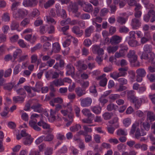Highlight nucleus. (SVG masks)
Returning <instances> with one entry per match:
<instances>
[{
    "label": "nucleus",
    "instance_id": "f257e3e1",
    "mask_svg": "<svg viewBox=\"0 0 155 155\" xmlns=\"http://www.w3.org/2000/svg\"><path fill=\"white\" fill-rule=\"evenodd\" d=\"M143 20L146 22H148L150 20V22H153L155 21V11L152 9H150L147 14L144 16Z\"/></svg>",
    "mask_w": 155,
    "mask_h": 155
},
{
    "label": "nucleus",
    "instance_id": "f03ea898",
    "mask_svg": "<svg viewBox=\"0 0 155 155\" xmlns=\"http://www.w3.org/2000/svg\"><path fill=\"white\" fill-rule=\"evenodd\" d=\"M44 122V121H39L37 123L36 120H31L29 121V124L34 130L37 131H39L41 130V129L38 126L37 124L39 126L42 127Z\"/></svg>",
    "mask_w": 155,
    "mask_h": 155
},
{
    "label": "nucleus",
    "instance_id": "7ed1b4c3",
    "mask_svg": "<svg viewBox=\"0 0 155 155\" xmlns=\"http://www.w3.org/2000/svg\"><path fill=\"white\" fill-rule=\"evenodd\" d=\"M131 65L134 67L136 64V53L134 50H130L127 55Z\"/></svg>",
    "mask_w": 155,
    "mask_h": 155
},
{
    "label": "nucleus",
    "instance_id": "20e7f679",
    "mask_svg": "<svg viewBox=\"0 0 155 155\" xmlns=\"http://www.w3.org/2000/svg\"><path fill=\"white\" fill-rule=\"evenodd\" d=\"M137 76L136 81L140 82L142 80V78L145 76L146 72L144 69L139 68L136 70Z\"/></svg>",
    "mask_w": 155,
    "mask_h": 155
},
{
    "label": "nucleus",
    "instance_id": "39448f33",
    "mask_svg": "<svg viewBox=\"0 0 155 155\" xmlns=\"http://www.w3.org/2000/svg\"><path fill=\"white\" fill-rule=\"evenodd\" d=\"M27 14L28 11H27L19 8L18 9L17 13L14 15V17L15 18H20L22 19Z\"/></svg>",
    "mask_w": 155,
    "mask_h": 155
},
{
    "label": "nucleus",
    "instance_id": "423d86ee",
    "mask_svg": "<svg viewBox=\"0 0 155 155\" xmlns=\"http://www.w3.org/2000/svg\"><path fill=\"white\" fill-rule=\"evenodd\" d=\"M92 51L94 54H97L98 55H103L104 54V50L103 49L100 48L99 46L97 45L93 46Z\"/></svg>",
    "mask_w": 155,
    "mask_h": 155
},
{
    "label": "nucleus",
    "instance_id": "0eeeda50",
    "mask_svg": "<svg viewBox=\"0 0 155 155\" xmlns=\"http://www.w3.org/2000/svg\"><path fill=\"white\" fill-rule=\"evenodd\" d=\"M127 97L130 101L134 104L136 106V97L135 96V91L133 90L127 91Z\"/></svg>",
    "mask_w": 155,
    "mask_h": 155
},
{
    "label": "nucleus",
    "instance_id": "6e6552de",
    "mask_svg": "<svg viewBox=\"0 0 155 155\" xmlns=\"http://www.w3.org/2000/svg\"><path fill=\"white\" fill-rule=\"evenodd\" d=\"M81 106L84 107H87L90 106L92 103V99L90 97H87L84 98H81Z\"/></svg>",
    "mask_w": 155,
    "mask_h": 155
},
{
    "label": "nucleus",
    "instance_id": "1a4fd4ad",
    "mask_svg": "<svg viewBox=\"0 0 155 155\" xmlns=\"http://www.w3.org/2000/svg\"><path fill=\"white\" fill-rule=\"evenodd\" d=\"M38 3L36 0H24L23 2V5L25 7H34Z\"/></svg>",
    "mask_w": 155,
    "mask_h": 155
},
{
    "label": "nucleus",
    "instance_id": "9d476101",
    "mask_svg": "<svg viewBox=\"0 0 155 155\" xmlns=\"http://www.w3.org/2000/svg\"><path fill=\"white\" fill-rule=\"evenodd\" d=\"M69 12H72L73 13H76L78 11V8L77 4L76 3H71L68 7Z\"/></svg>",
    "mask_w": 155,
    "mask_h": 155
},
{
    "label": "nucleus",
    "instance_id": "9b49d317",
    "mask_svg": "<svg viewBox=\"0 0 155 155\" xmlns=\"http://www.w3.org/2000/svg\"><path fill=\"white\" fill-rule=\"evenodd\" d=\"M122 39L121 37L115 35L112 37L110 40V42L112 45L117 44L121 41Z\"/></svg>",
    "mask_w": 155,
    "mask_h": 155
},
{
    "label": "nucleus",
    "instance_id": "f8f14e48",
    "mask_svg": "<svg viewBox=\"0 0 155 155\" xmlns=\"http://www.w3.org/2000/svg\"><path fill=\"white\" fill-rule=\"evenodd\" d=\"M65 63L64 60H60L59 63L56 62L53 68L57 70L60 71V70H62L64 68Z\"/></svg>",
    "mask_w": 155,
    "mask_h": 155
},
{
    "label": "nucleus",
    "instance_id": "ddd939ff",
    "mask_svg": "<svg viewBox=\"0 0 155 155\" xmlns=\"http://www.w3.org/2000/svg\"><path fill=\"white\" fill-rule=\"evenodd\" d=\"M42 105L40 104H34L31 107L35 112L39 113H42L44 110V109L41 107Z\"/></svg>",
    "mask_w": 155,
    "mask_h": 155
},
{
    "label": "nucleus",
    "instance_id": "4468645a",
    "mask_svg": "<svg viewBox=\"0 0 155 155\" xmlns=\"http://www.w3.org/2000/svg\"><path fill=\"white\" fill-rule=\"evenodd\" d=\"M72 31L78 36L81 37L83 33V31L80 30L79 28L77 26H74L72 28Z\"/></svg>",
    "mask_w": 155,
    "mask_h": 155
},
{
    "label": "nucleus",
    "instance_id": "2eb2a0df",
    "mask_svg": "<svg viewBox=\"0 0 155 155\" xmlns=\"http://www.w3.org/2000/svg\"><path fill=\"white\" fill-rule=\"evenodd\" d=\"M67 71L66 74L67 75H74V68L71 64H68L66 66Z\"/></svg>",
    "mask_w": 155,
    "mask_h": 155
},
{
    "label": "nucleus",
    "instance_id": "dca6fc26",
    "mask_svg": "<svg viewBox=\"0 0 155 155\" xmlns=\"http://www.w3.org/2000/svg\"><path fill=\"white\" fill-rule=\"evenodd\" d=\"M15 83L14 82L8 83L5 84L3 85V88L5 90L10 91L13 87L14 88L16 87V85H15Z\"/></svg>",
    "mask_w": 155,
    "mask_h": 155
},
{
    "label": "nucleus",
    "instance_id": "f3484780",
    "mask_svg": "<svg viewBox=\"0 0 155 155\" xmlns=\"http://www.w3.org/2000/svg\"><path fill=\"white\" fill-rule=\"evenodd\" d=\"M82 9L86 12L91 13L93 11V6L89 3H86L83 6Z\"/></svg>",
    "mask_w": 155,
    "mask_h": 155
},
{
    "label": "nucleus",
    "instance_id": "a211bd4d",
    "mask_svg": "<svg viewBox=\"0 0 155 155\" xmlns=\"http://www.w3.org/2000/svg\"><path fill=\"white\" fill-rule=\"evenodd\" d=\"M94 28L92 25L86 28L84 31L85 37H88L90 36L91 33L94 32Z\"/></svg>",
    "mask_w": 155,
    "mask_h": 155
},
{
    "label": "nucleus",
    "instance_id": "6ab92c4d",
    "mask_svg": "<svg viewBox=\"0 0 155 155\" xmlns=\"http://www.w3.org/2000/svg\"><path fill=\"white\" fill-rule=\"evenodd\" d=\"M34 138L31 137V135L23 138V143L25 145H30L33 141Z\"/></svg>",
    "mask_w": 155,
    "mask_h": 155
},
{
    "label": "nucleus",
    "instance_id": "aec40b11",
    "mask_svg": "<svg viewBox=\"0 0 155 155\" xmlns=\"http://www.w3.org/2000/svg\"><path fill=\"white\" fill-rule=\"evenodd\" d=\"M61 49V47L59 43L58 42H55L52 45L51 51L52 52L58 53L60 51Z\"/></svg>",
    "mask_w": 155,
    "mask_h": 155
},
{
    "label": "nucleus",
    "instance_id": "412c9836",
    "mask_svg": "<svg viewBox=\"0 0 155 155\" xmlns=\"http://www.w3.org/2000/svg\"><path fill=\"white\" fill-rule=\"evenodd\" d=\"M73 114L72 113H70L68 115L67 118H63V119L65 121H67L66 124V126H69L72 123L73 121Z\"/></svg>",
    "mask_w": 155,
    "mask_h": 155
},
{
    "label": "nucleus",
    "instance_id": "4be33fe9",
    "mask_svg": "<svg viewBox=\"0 0 155 155\" xmlns=\"http://www.w3.org/2000/svg\"><path fill=\"white\" fill-rule=\"evenodd\" d=\"M75 91L77 96L79 97H81L86 94L85 91L82 90V89L80 87L76 88L75 89Z\"/></svg>",
    "mask_w": 155,
    "mask_h": 155
},
{
    "label": "nucleus",
    "instance_id": "5701e85b",
    "mask_svg": "<svg viewBox=\"0 0 155 155\" xmlns=\"http://www.w3.org/2000/svg\"><path fill=\"white\" fill-rule=\"evenodd\" d=\"M32 36L31 34H28L25 35V38L31 43L33 44L35 42L36 38L35 35L33 36V37H32Z\"/></svg>",
    "mask_w": 155,
    "mask_h": 155
},
{
    "label": "nucleus",
    "instance_id": "b1692460",
    "mask_svg": "<svg viewBox=\"0 0 155 155\" xmlns=\"http://www.w3.org/2000/svg\"><path fill=\"white\" fill-rule=\"evenodd\" d=\"M51 82L56 87H58L64 85L63 81L61 78L55 79Z\"/></svg>",
    "mask_w": 155,
    "mask_h": 155
},
{
    "label": "nucleus",
    "instance_id": "393cba45",
    "mask_svg": "<svg viewBox=\"0 0 155 155\" xmlns=\"http://www.w3.org/2000/svg\"><path fill=\"white\" fill-rule=\"evenodd\" d=\"M146 133L144 132V130L141 129V130L139 128H137L136 130V139H138L140 136L145 135Z\"/></svg>",
    "mask_w": 155,
    "mask_h": 155
},
{
    "label": "nucleus",
    "instance_id": "a878e982",
    "mask_svg": "<svg viewBox=\"0 0 155 155\" xmlns=\"http://www.w3.org/2000/svg\"><path fill=\"white\" fill-rule=\"evenodd\" d=\"M119 48L118 45L114 46H110L107 48V50L109 53H114Z\"/></svg>",
    "mask_w": 155,
    "mask_h": 155
},
{
    "label": "nucleus",
    "instance_id": "bb28decb",
    "mask_svg": "<svg viewBox=\"0 0 155 155\" xmlns=\"http://www.w3.org/2000/svg\"><path fill=\"white\" fill-rule=\"evenodd\" d=\"M19 26V23L17 21L15 20L12 21L10 25V28L12 30L17 29Z\"/></svg>",
    "mask_w": 155,
    "mask_h": 155
},
{
    "label": "nucleus",
    "instance_id": "cd10ccee",
    "mask_svg": "<svg viewBox=\"0 0 155 155\" xmlns=\"http://www.w3.org/2000/svg\"><path fill=\"white\" fill-rule=\"evenodd\" d=\"M128 70V68L127 67L121 68L118 69L119 72L118 73L119 76H124L127 74L126 71Z\"/></svg>",
    "mask_w": 155,
    "mask_h": 155
},
{
    "label": "nucleus",
    "instance_id": "c85d7f7f",
    "mask_svg": "<svg viewBox=\"0 0 155 155\" xmlns=\"http://www.w3.org/2000/svg\"><path fill=\"white\" fill-rule=\"evenodd\" d=\"M147 120L152 122L155 120V115H154L153 112L151 111H148L147 114Z\"/></svg>",
    "mask_w": 155,
    "mask_h": 155
},
{
    "label": "nucleus",
    "instance_id": "c756f323",
    "mask_svg": "<svg viewBox=\"0 0 155 155\" xmlns=\"http://www.w3.org/2000/svg\"><path fill=\"white\" fill-rule=\"evenodd\" d=\"M25 97L24 96H16L13 97L14 101L15 103H22L24 100Z\"/></svg>",
    "mask_w": 155,
    "mask_h": 155
},
{
    "label": "nucleus",
    "instance_id": "7c9ffc66",
    "mask_svg": "<svg viewBox=\"0 0 155 155\" xmlns=\"http://www.w3.org/2000/svg\"><path fill=\"white\" fill-rule=\"evenodd\" d=\"M117 108V106L115 105L113 103H110L108 105L107 107V109L108 111H111L113 110H116Z\"/></svg>",
    "mask_w": 155,
    "mask_h": 155
},
{
    "label": "nucleus",
    "instance_id": "2f4dec72",
    "mask_svg": "<svg viewBox=\"0 0 155 155\" xmlns=\"http://www.w3.org/2000/svg\"><path fill=\"white\" fill-rule=\"evenodd\" d=\"M22 51L20 49H16L13 53V57L14 60H15L18 57H20Z\"/></svg>",
    "mask_w": 155,
    "mask_h": 155
},
{
    "label": "nucleus",
    "instance_id": "473e14b6",
    "mask_svg": "<svg viewBox=\"0 0 155 155\" xmlns=\"http://www.w3.org/2000/svg\"><path fill=\"white\" fill-rule=\"evenodd\" d=\"M91 110L95 114H100L101 111V106H94L91 107Z\"/></svg>",
    "mask_w": 155,
    "mask_h": 155
},
{
    "label": "nucleus",
    "instance_id": "72a5a7b5",
    "mask_svg": "<svg viewBox=\"0 0 155 155\" xmlns=\"http://www.w3.org/2000/svg\"><path fill=\"white\" fill-rule=\"evenodd\" d=\"M2 21H9L10 19L9 14L8 12L4 13L2 16Z\"/></svg>",
    "mask_w": 155,
    "mask_h": 155
},
{
    "label": "nucleus",
    "instance_id": "f704fd0d",
    "mask_svg": "<svg viewBox=\"0 0 155 155\" xmlns=\"http://www.w3.org/2000/svg\"><path fill=\"white\" fill-rule=\"evenodd\" d=\"M127 20V19L121 16H119L117 18V21L121 25L124 24Z\"/></svg>",
    "mask_w": 155,
    "mask_h": 155
},
{
    "label": "nucleus",
    "instance_id": "c9c22d12",
    "mask_svg": "<svg viewBox=\"0 0 155 155\" xmlns=\"http://www.w3.org/2000/svg\"><path fill=\"white\" fill-rule=\"evenodd\" d=\"M54 3V0H49L44 4V7L45 9H47L52 6Z\"/></svg>",
    "mask_w": 155,
    "mask_h": 155
},
{
    "label": "nucleus",
    "instance_id": "e433bc0d",
    "mask_svg": "<svg viewBox=\"0 0 155 155\" xmlns=\"http://www.w3.org/2000/svg\"><path fill=\"white\" fill-rule=\"evenodd\" d=\"M108 12L109 10L107 8H102L100 12V15L101 17H104L107 15Z\"/></svg>",
    "mask_w": 155,
    "mask_h": 155
},
{
    "label": "nucleus",
    "instance_id": "4c0bfd02",
    "mask_svg": "<svg viewBox=\"0 0 155 155\" xmlns=\"http://www.w3.org/2000/svg\"><path fill=\"white\" fill-rule=\"evenodd\" d=\"M119 31L120 33L127 34L129 32V30L126 26H122L119 28Z\"/></svg>",
    "mask_w": 155,
    "mask_h": 155
},
{
    "label": "nucleus",
    "instance_id": "58836bf2",
    "mask_svg": "<svg viewBox=\"0 0 155 155\" xmlns=\"http://www.w3.org/2000/svg\"><path fill=\"white\" fill-rule=\"evenodd\" d=\"M81 128V126L79 124H76L75 125L71 127L70 130L72 132H75L78 131Z\"/></svg>",
    "mask_w": 155,
    "mask_h": 155
},
{
    "label": "nucleus",
    "instance_id": "ea45409f",
    "mask_svg": "<svg viewBox=\"0 0 155 155\" xmlns=\"http://www.w3.org/2000/svg\"><path fill=\"white\" fill-rule=\"evenodd\" d=\"M113 115L112 113L105 112L103 115V117L105 120L110 119Z\"/></svg>",
    "mask_w": 155,
    "mask_h": 155
},
{
    "label": "nucleus",
    "instance_id": "a19ab883",
    "mask_svg": "<svg viewBox=\"0 0 155 155\" xmlns=\"http://www.w3.org/2000/svg\"><path fill=\"white\" fill-rule=\"evenodd\" d=\"M143 49L145 52L149 53L152 51V47L151 45L146 44L144 46Z\"/></svg>",
    "mask_w": 155,
    "mask_h": 155
},
{
    "label": "nucleus",
    "instance_id": "79ce46f5",
    "mask_svg": "<svg viewBox=\"0 0 155 155\" xmlns=\"http://www.w3.org/2000/svg\"><path fill=\"white\" fill-rule=\"evenodd\" d=\"M24 111L23 110L20 111V113L21 115V118L25 121H28V114L26 113H24Z\"/></svg>",
    "mask_w": 155,
    "mask_h": 155
},
{
    "label": "nucleus",
    "instance_id": "37998d69",
    "mask_svg": "<svg viewBox=\"0 0 155 155\" xmlns=\"http://www.w3.org/2000/svg\"><path fill=\"white\" fill-rule=\"evenodd\" d=\"M30 20L29 18H26L24 19L20 23V25L23 27H26L30 23Z\"/></svg>",
    "mask_w": 155,
    "mask_h": 155
},
{
    "label": "nucleus",
    "instance_id": "c03bdc74",
    "mask_svg": "<svg viewBox=\"0 0 155 155\" xmlns=\"http://www.w3.org/2000/svg\"><path fill=\"white\" fill-rule=\"evenodd\" d=\"M99 100L100 103L99 105L100 106L101 105L102 106H103L105 104L108 102V100L106 99L105 97L102 96H101L99 98Z\"/></svg>",
    "mask_w": 155,
    "mask_h": 155
},
{
    "label": "nucleus",
    "instance_id": "a18cd8bd",
    "mask_svg": "<svg viewBox=\"0 0 155 155\" xmlns=\"http://www.w3.org/2000/svg\"><path fill=\"white\" fill-rule=\"evenodd\" d=\"M40 15V12L39 10L36 8L33 9V11L31 13L30 15L32 17H37Z\"/></svg>",
    "mask_w": 155,
    "mask_h": 155
},
{
    "label": "nucleus",
    "instance_id": "49530a36",
    "mask_svg": "<svg viewBox=\"0 0 155 155\" xmlns=\"http://www.w3.org/2000/svg\"><path fill=\"white\" fill-rule=\"evenodd\" d=\"M42 127L44 129L48 130L47 133H50L51 132L52 130L50 128V126L49 124L44 122Z\"/></svg>",
    "mask_w": 155,
    "mask_h": 155
},
{
    "label": "nucleus",
    "instance_id": "de8ad7c7",
    "mask_svg": "<svg viewBox=\"0 0 155 155\" xmlns=\"http://www.w3.org/2000/svg\"><path fill=\"white\" fill-rule=\"evenodd\" d=\"M128 73L129 74L131 81L132 82L134 81L135 78V73L134 71L131 70L129 71Z\"/></svg>",
    "mask_w": 155,
    "mask_h": 155
},
{
    "label": "nucleus",
    "instance_id": "09e8293b",
    "mask_svg": "<svg viewBox=\"0 0 155 155\" xmlns=\"http://www.w3.org/2000/svg\"><path fill=\"white\" fill-rule=\"evenodd\" d=\"M16 91L18 94L21 95V96H24L25 97L26 92L23 88H20L17 90Z\"/></svg>",
    "mask_w": 155,
    "mask_h": 155
},
{
    "label": "nucleus",
    "instance_id": "8fccbe9b",
    "mask_svg": "<svg viewBox=\"0 0 155 155\" xmlns=\"http://www.w3.org/2000/svg\"><path fill=\"white\" fill-rule=\"evenodd\" d=\"M92 125H84L83 127L84 130L86 134H87L88 133H91L92 132V129L91 128H89L88 126H92Z\"/></svg>",
    "mask_w": 155,
    "mask_h": 155
},
{
    "label": "nucleus",
    "instance_id": "3c124183",
    "mask_svg": "<svg viewBox=\"0 0 155 155\" xmlns=\"http://www.w3.org/2000/svg\"><path fill=\"white\" fill-rule=\"evenodd\" d=\"M45 141H52L54 137V135L52 134H48L46 137L45 136Z\"/></svg>",
    "mask_w": 155,
    "mask_h": 155
},
{
    "label": "nucleus",
    "instance_id": "603ef678",
    "mask_svg": "<svg viewBox=\"0 0 155 155\" xmlns=\"http://www.w3.org/2000/svg\"><path fill=\"white\" fill-rule=\"evenodd\" d=\"M128 49V48L127 46L124 45L122 47L121 49L119 50L120 52H121V54H123L124 55L127 51Z\"/></svg>",
    "mask_w": 155,
    "mask_h": 155
},
{
    "label": "nucleus",
    "instance_id": "864d4df0",
    "mask_svg": "<svg viewBox=\"0 0 155 155\" xmlns=\"http://www.w3.org/2000/svg\"><path fill=\"white\" fill-rule=\"evenodd\" d=\"M145 130L148 131L150 127V124L147 122L143 123L142 124Z\"/></svg>",
    "mask_w": 155,
    "mask_h": 155
},
{
    "label": "nucleus",
    "instance_id": "5fc2aeb1",
    "mask_svg": "<svg viewBox=\"0 0 155 155\" xmlns=\"http://www.w3.org/2000/svg\"><path fill=\"white\" fill-rule=\"evenodd\" d=\"M131 120L129 118L124 119L123 121V123L125 127H128L131 124Z\"/></svg>",
    "mask_w": 155,
    "mask_h": 155
},
{
    "label": "nucleus",
    "instance_id": "6e6d98bb",
    "mask_svg": "<svg viewBox=\"0 0 155 155\" xmlns=\"http://www.w3.org/2000/svg\"><path fill=\"white\" fill-rule=\"evenodd\" d=\"M117 134L118 136H126L127 135V133L124 130L121 129H119L117 130Z\"/></svg>",
    "mask_w": 155,
    "mask_h": 155
},
{
    "label": "nucleus",
    "instance_id": "4d7b16f0",
    "mask_svg": "<svg viewBox=\"0 0 155 155\" xmlns=\"http://www.w3.org/2000/svg\"><path fill=\"white\" fill-rule=\"evenodd\" d=\"M92 44L91 40L89 39H86L84 40V45L86 47H88Z\"/></svg>",
    "mask_w": 155,
    "mask_h": 155
},
{
    "label": "nucleus",
    "instance_id": "13d9d810",
    "mask_svg": "<svg viewBox=\"0 0 155 155\" xmlns=\"http://www.w3.org/2000/svg\"><path fill=\"white\" fill-rule=\"evenodd\" d=\"M67 150L68 149L67 147L65 146H64L58 151V152L59 154L64 153L67 152Z\"/></svg>",
    "mask_w": 155,
    "mask_h": 155
},
{
    "label": "nucleus",
    "instance_id": "bf43d9fd",
    "mask_svg": "<svg viewBox=\"0 0 155 155\" xmlns=\"http://www.w3.org/2000/svg\"><path fill=\"white\" fill-rule=\"evenodd\" d=\"M12 70L11 68L8 69L5 71L4 74V76L5 78L9 77L12 73Z\"/></svg>",
    "mask_w": 155,
    "mask_h": 155
},
{
    "label": "nucleus",
    "instance_id": "052dcab7",
    "mask_svg": "<svg viewBox=\"0 0 155 155\" xmlns=\"http://www.w3.org/2000/svg\"><path fill=\"white\" fill-rule=\"evenodd\" d=\"M45 141V136H42L39 137L38 139L35 140L36 143L37 144H39L43 141Z\"/></svg>",
    "mask_w": 155,
    "mask_h": 155
},
{
    "label": "nucleus",
    "instance_id": "680f3d73",
    "mask_svg": "<svg viewBox=\"0 0 155 155\" xmlns=\"http://www.w3.org/2000/svg\"><path fill=\"white\" fill-rule=\"evenodd\" d=\"M41 47V45L40 43H38L36 45L33 47V48H31V51L32 52H34L35 51H36Z\"/></svg>",
    "mask_w": 155,
    "mask_h": 155
},
{
    "label": "nucleus",
    "instance_id": "e2e57ef3",
    "mask_svg": "<svg viewBox=\"0 0 155 155\" xmlns=\"http://www.w3.org/2000/svg\"><path fill=\"white\" fill-rule=\"evenodd\" d=\"M117 81L121 85L126 84L127 83V80L124 78H121L118 79Z\"/></svg>",
    "mask_w": 155,
    "mask_h": 155
},
{
    "label": "nucleus",
    "instance_id": "0e129e2a",
    "mask_svg": "<svg viewBox=\"0 0 155 155\" xmlns=\"http://www.w3.org/2000/svg\"><path fill=\"white\" fill-rule=\"evenodd\" d=\"M101 55H98L96 56V58L95 59V61L99 65L101 64V62L103 61V58L101 57Z\"/></svg>",
    "mask_w": 155,
    "mask_h": 155
},
{
    "label": "nucleus",
    "instance_id": "69168bd1",
    "mask_svg": "<svg viewBox=\"0 0 155 155\" xmlns=\"http://www.w3.org/2000/svg\"><path fill=\"white\" fill-rule=\"evenodd\" d=\"M107 79L106 78L102 79L100 81L99 84L101 86L104 87L106 85Z\"/></svg>",
    "mask_w": 155,
    "mask_h": 155
},
{
    "label": "nucleus",
    "instance_id": "338daca9",
    "mask_svg": "<svg viewBox=\"0 0 155 155\" xmlns=\"http://www.w3.org/2000/svg\"><path fill=\"white\" fill-rule=\"evenodd\" d=\"M109 97V99L114 101L120 97V95L118 94H112L110 95Z\"/></svg>",
    "mask_w": 155,
    "mask_h": 155
},
{
    "label": "nucleus",
    "instance_id": "774afa93",
    "mask_svg": "<svg viewBox=\"0 0 155 155\" xmlns=\"http://www.w3.org/2000/svg\"><path fill=\"white\" fill-rule=\"evenodd\" d=\"M53 149L51 148L48 147L45 152V155H51L52 153Z\"/></svg>",
    "mask_w": 155,
    "mask_h": 155
}]
</instances>
